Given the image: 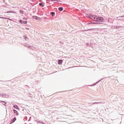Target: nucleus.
<instances>
[{
	"instance_id": "f8f14e48",
	"label": "nucleus",
	"mask_w": 124,
	"mask_h": 124,
	"mask_svg": "<svg viewBox=\"0 0 124 124\" xmlns=\"http://www.w3.org/2000/svg\"><path fill=\"white\" fill-rule=\"evenodd\" d=\"M2 104L4 105V106H6V102L4 101H1Z\"/></svg>"
},
{
	"instance_id": "f257e3e1",
	"label": "nucleus",
	"mask_w": 124,
	"mask_h": 124,
	"mask_svg": "<svg viewBox=\"0 0 124 124\" xmlns=\"http://www.w3.org/2000/svg\"><path fill=\"white\" fill-rule=\"evenodd\" d=\"M87 18L93 20L95 22H99V23H104V18L101 16H98L95 15L88 14L87 15Z\"/></svg>"
},
{
	"instance_id": "412c9836",
	"label": "nucleus",
	"mask_w": 124,
	"mask_h": 124,
	"mask_svg": "<svg viewBox=\"0 0 124 124\" xmlns=\"http://www.w3.org/2000/svg\"><path fill=\"white\" fill-rule=\"evenodd\" d=\"M5 19L7 20H9V21H12V19H11V18L6 17Z\"/></svg>"
},
{
	"instance_id": "7c9ffc66",
	"label": "nucleus",
	"mask_w": 124,
	"mask_h": 124,
	"mask_svg": "<svg viewBox=\"0 0 124 124\" xmlns=\"http://www.w3.org/2000/svg\"><path fill=\"white\" fill-rule=\"evenodd\" d=\"M42 124H44V123H43V122H42Z\"/></svg>"
},
{
	"instance_id": "ddd939ff",
	"label": "nucleus",
	"mask_w": 124,
	"mask_h": 124,
	"mask_svg": "<svg viewBox=\"0 0 124 124\" xmlns=\"http://www.w3.org/2000/svg\"><path fill=\"white\" fill-rule=\"evenodd\" d=\"M24 46H25V47H28V48H30V47H31V46L27 44H25Z\"/></svg>"
},
{
	"instance_id": "39448f33",
	"label": "nucleus",
	"mask_w": 124,
	"mask_h": 124,
	"mask_svg": "<svg viewBox=\"0 0 124 124\" xmlns=\"http://www.w3.org/2000/svg\"><path fill=\"white\" fill-rule=\"evenodd\" d=\"M32 18H33V19H35V20H39L40 19V17L35 16H33Z\"/></svg>"
},
{
	"instance_id": "b1692460",
	"label": "nucleus",
	"mask_w": 124,
	"mask_h": 124,
	"mask_svg": "<svg viewBox=\"0 0 124 124\" xmlns=\"http://www.w3.org/2000/svg\"><path fill=\"white\" fill-rule=\"evenodd\" d=\"M119 18H124V16H119Z\"/></svg>"
},
{
	"instance_id": "423d86ee",
	"label": "nucleus",
	"mask_w": 124,
	"mask_h": 124,
	"mask_svg": "<svg viewBox=\"0 0 124 124\" xmlns=\"http://www.w3.org/2000/svg\"><path fill=\"white\" fill-rule=\"evenodd\" d=\"M16 117H14L13 119H12L10 122L11 124H13V123H15V122L16 121Z\"/></svg>"
},
{
	"instance_id": "bb28decb",
	"label": "nucleus",
	"mask_w": 124,
	"mask_h": 124,
	"mask_svg": "<svg viewBox=\"0 0 124 124\" xmlns=\"http://www.w3.org/2000/svg\"><path fill=\"white\" fill-rule=\"evenodd\" d=\"M24 87L26 88H29V86H28V85H25V86H24Z\"/></svg>"
},
{
	"instance_id": "2eb2a0df",
	"label": "nucleus",
	"mask_w": 124,
	"mask_h": 124,
	"mask_svg": "<svg viewBox=\"0 0 124 124\" xmlns=\"http://www.w3.org/2000/svg\"><path fill=\"white\" fill-rule=\"evenodd\" d=\"M101 80H99L98 81H97L96 82H95V83L93 84V86H95V85H97V84H98V83H99V82H100L101 81Z\"/></svg>"
},
{
	"instance_id": "f03ea898",
	"label": "nucleus",
	"mask_w": 124,
	"mask_h": 124,
	"mask_svg": "<svg viewBox=\"0 0 124 124\" xmlns=\"http://www.w3.org/2000/svg\"><path fill=\"white\" fill-rule=\"evenodd\" d=\"M19 23H20V24H23V25H27V24H28V21H23L22 19H20L19 21Z\"/></svg>"
},
{
	"instance_id": "6e6552de",
	"label": "nucleus",
	"mask_w": 124,
	"mask_h": 124,
	"mask_svg": "<svg viewBox=\"0 0 124 124\" xmlns=\"http://www.w3.org/2000/svg\"><path fill=\"white\" fill-rule=\"evenodd\" d=\"M50 15H51V17H54V16L56 15V13H55V12H50Z\"/></svg>"
},
{
	"instance_id": "1a4fd4ad",
	"label": "nucleus",
	"mask_w": 124,
	"mask_h": 124,
	"mask_svg": "<svg viewBox=\"0 0 124 124\" xmlns=\"http://www.w3.org/2000/svg\"><path fill=\"white\" fill-rule=\"evenodd\" d=\"M58 64H62V60H59L58 61Z\"/></svg>"
},
{
	"instance_id": "aec40b11",
	"label": "nucleus",
	"mask_w": 124,
	"mask_h": 124,
	"mask_svg": "<svg viewBox=\"0 0 124 124\" xmlns=\"http://www.w3.org/2000/svg\"><path fill=\"white\" fill-rule=\"evenodd\" d=\"M20 13H21V14H24V11L23 10H20Z\"/></svg>"
},
{
	"instance_id": "cd10ccee",
	"label": "nucleus",
	"mask_w": 124,
	"mask_h": 124,
	"mask_svg": "<svg viewBox=\"0 0 124 124\" xmlns=\"http://www.w3.org/2000/svg\"><path fill=\"white\" fill-rule=\"evenodd\" d=\"M51 1V0H46V1H47V2H49V1Z\"/></svg>"
},
{
	"instance_id": "0eeeda50",
	"label": "nucleus",
	"mask_w": 124,
	"mask_h": 124,
	"mask_svg": "<svg viewBox=\"0 0 124 124\" xmlns=\"http://www.w3.org/2000/svg\"><path fill=\"white\" fill-rule=\"evenodd\" d=\"M88 25H92V24H93V25H95V24H99L98 22H88Z\"/></svg>"
},
{
	"instance_id": "f3484780",
	"label": "nucleus",
	"mask_w": 124,
	"mask_h": 124,
	"mask_svg": "<svg viewBox=\"0 0 124 124\" xmlns=\"http://www.w3.org/2000/svg\"><path fill=\"white\" fill-rule=\"evenodd\" d=\"M121 27H122L121 26H114L115 29H120Z\"/></svg>"
},
{
	"instance_id": "dca6fc26",
	"label": "nucleus",
	"mask_w": 124,
	"mask_h": 124,
	"mask_svg": "<svg viewBox=\"0 0 124 124\" xmlns=\"http://www.w3.org/2000/svg\"><path fill=\"white\" fill-rule=\"evenodd\" d=\"M0 96L4 98H5V94H0Z\"/></svg>"
},
{
	"instance_id": "6ab92c4d",
	"label": "nucleus",
	"mask_w": 124,
	"mask_h": 124,
	"mask_svg": "<svg viewBox=\"0 0 124 124\" xmlns=\"http://www.w3.org/2000/svg\"><path fill=\"white\" fill-rule=\"evenodd\" d=\"M23 38H24L25 40H27V39H28V37H27V36H23Z\"/></svg>"
},
{
	"instance_id": "393cba45",
	"label": "nucleus",
	"mask_w": 124,
	"mask_h": 124,
	"mask_svg": "<svg viewBox=\"0 0 124 124\" xmlns=\"http://www.w3.org/2000/svg\"><path fill=\"white\" fill-rule=\"evenodd\" d=\"M92 30H96V29H91L88 30V31H92Z\"/></svg>"
},
{
	"instance_id": "7ed1b4c3",
	"label": "nucleus",
	"mask_w": 124,
	"mask_h": 124,
	"mask_svg": "<svg viewBox=\"0 0 124 124\" xmlns=\"http://www.w3.org/2000/svg\"><path fill=\"white\" fill-rule=\"evenodd\" d=\"M13 111L14 112V113L16 114V116H19V112H18V111H17L16 109H13Z\"/></svg>"
},
{
	"instance_id": "9d476101",
	"label": "nucleus",
	"mask_w": 124,
	"mask_h": 124,
	"mask_svg": "<svg viewBox=\"0 0 124 124\" xmlns=\"http://www.w3.org/2000/svg\"><path fill=\"white\" fill-rule=\"evenodd\" d=\"M39 5L40 6H41L42 7H44L45 5H44V3L43 2H40L39 3Z\"/></svg>"
},
{
	"instance_id": "a211bd4d",
	"label": "nucleus",
	"mask_w": 124,
	"mask_h": 124,
	"mask_svg": "<svg viewBox=\"0 0 124 124\" xmlns=\"http://www.w3.org/2000/svg\"><path fill=\"white\" fill-rule=\"evenodd\" d=\"M51 1H59V2H62V1L59 0H50Z\"/></svg>"
},
{
	"instance_id": "4468645a",
	"label": "nucleus",
	"mask_w": 124,
	"mask_h": 124,
	"mask_svg": "<svg viewBox=\"0 0 124 124\" xmlns=\"http://www.w3.org/2000/svg\"><path fill=\"white\" fill-rule=\"evenodd\" d=\"M6 13H14V14H15L16 12L13 11H9L6 12Z\"/></svg>"
},
{
	"instance_id": "a878e982",
	"label": "nucleus",
	"mask_w": 124,
	"mask_h": 124,
	"mask_svg": "<svg viewBox=\"0 0 124 124\" xmlns=\"http://www.w3.org/2000/svg\"><path fill=\"white\" fill-rule=\"evenodd\" d=\"M0 18H1V19H5V18H6V17H3L0 16Z\"/></svg>"
},
{
	"instance_id": "9b49d317",
	"label": "nucleus",
	"mask_w": 124,
	"mask_h": 124,
	"mask_svg": "<svg viewBox=\"0 0 124 124\" xmlns=\"http://www.w3.org/2000/svg\"><path fill=\"white\" fill-rule=\"evenodd\" d=\"M59 11L62 12V10H63V7H60L58 8Z\"/></svg>"
},
{
	"instance_id": "c85d7f7f",
	"label": "nucleus",
	"mask_w": 124,
	"mask_h": 124,
	"mask_svg": "<svg viewBox=\"0 0 124 124\" xmlns=\"http://www.w3.org/2000/svg\"><path fill=\"white\" fill-rule=\"evenodd\" d=\"M26 30H30V28H26Z\"/></svg>"
},
{
	"instance_id": "20e7f679",
	"label": "nucleus",
	"mask_w": 124,
	"mask_h": 124,
	"mask_svg": "<svg viewBox=\"0 0 124 124\" xmlns=\"http://www.w3.org/2000/svg\"><path fill=\"white\" fill-rule=\"evenodd\" d=\"M13 107L15 108V109H16V110H18V111L20 110V108L18 107L17 105H14L13 106Z\"/></svg>"
},
{
	"instance_id": "c756f323",
	"label": "nucleus",
	"mask_w": 124,
	"mask_h": 124,
	"mask_svg": "<svg viewBox=\"0 0 124 124\" xmlns=\"http://www.w3.org/2000/svg\"><path fill=\"white\" fill-rule=\"evenodd\" d=\"M31 121V118L29 119V120H28V122Z\"/></svg>"
},
{
	"instance_id": "5701e85b",
	"label": "nucleus",
	"mask_w": 124,
	"mask_h": 124,
	"mask_svg": "<svg viewBox=\"0 0 124 124\" xmlns=\"http://www.w3.org/2000/svg\"><path fill=\"white\" fill-rule=\"evenodd\" d=\"M99 24H96V25H98V26H100L102 23L98 22Z\"/></svg>"
},
{
	"instance_id": "4be33fe9",
	"label": "nucleus",
	"mask_w": 124,
	"mask_h": 124,
	"mask_svg": "<svg viewBox=\"0 0 124 124\" xmlns=\"http://www.w3.org/2000/svg\"><path fill=\"white\" fill-rule=\"evenodd\" d=\"M23 19L27 20H28V18H27V17H23Z\"/></svg>"
}]
</instances>
